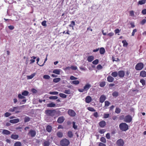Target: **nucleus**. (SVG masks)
Segmentation results:
<instances>
[{
	"label": "nucleus",
	"instance_id": "obj_30",
	"mask_svg": "<svg viewBox=\"0 0 146 146\" xmlns=\"http://www.w3.org/2000/svg\"><path fill=\"white\" fill-rule=\"evenodd\" d=\"M61 80V79L60 78H55L53 79V82L55 83L59 82Z\"/></svg>",
	"mask_w": 146,
	"mask_h": 146
},
{
	"label": "nucleus",
	"instance_id": "obj_62",
	"mask_svg": "<svg viewBox=\"0 0 146 146\" xmlns=\"http://www.w3.org/2000/svg\"><path fill=\"white\" fill-rule=\"evenodd\" d=\"M97 68L98 70H100L102 68V67L101 64H99L97 66Z\"/></svg>",
	"mask_w": 146,
	"mask_h": 146
},
{
	"label": "nucleus",
	"instance_id": "obj_45",
	"mask_svg": "<svg viewBox=\"0 0 146 146\" xmlns=\"http://www.w3.org/2000/svg\"><path fill=\"white\" fill-rule=\"evenodd\" d=\"M79 83L80 82L78 80H74L72 81L71 83L75 85H77L79 84Z\"/></svg>",
	"mask_w": 146,
	"mask_h": 146
},
{
	"label": "nucleus",
	"instance_id": "obj_35",
	"mask_svg": "<svg viewBox=\"0 0 146 146\" xmlns=\"http://www.w3.org/2000/svg\"><path fill=\"white\" fill-rule=\"evenodd\" d=\"M146 1V0H141L139 1L138 3L140 5H142L144 4Z\"/></svg>",
	"mask_w": 146,
	"mask_h": 146
},
{
	"label": "nucleus",
	"instance_id": "obj_4",
	"mask_svg": "<svg viewBox=\"0 0 146 146\" xmlns=\"http://www.w3.org/2000/svg\"><path fill=\"white\" fill-rule=\"evenodd\" d=\"M91 87V85L88 83L84 86L83 89H78V91L80 92H83L85 91H87Z\"/></svg>",
	"mask_w": 146,
	"mask_h": 146
},
{
	"label": "nucleus",
	"instance_id": "obj_64",
	"mask_svg": "<svg viewBox=\"0 0 146 146\" xmlns=\"http://www.w3.org/2000/svg\"><path fill=\"white\" fill-rule=\"evenodd\" d=\"M98 146H106V145L103 143L100 142Z\"/></svg>",
	"mask_w": 146,
	"mask_h": 146
},
{
	"label": "nucleus",
	"instance_id": "obj_58",
	"mask_svg": "<svg viewBox=\"0 0 146 146\" xmlns=\"http://www.w3.org/2000/svg\"><path fill=\"white\" fill-rule=\"evenodd\" d=\"M130 15L132 17L134 16V11L133 10L130 11L129 12Z\"/></svg>",
	"mask_w": 146,
	"mask_h": 146
},
{
	"label": "nucleus",
	"instance_id": "obj_38",
	"mask_svg": "<svg viewBox=\"0 0 146 146\" xmlns=\"http://www.w3.org/2000/svg\"><path fill=\"white\" fill-rule=\"evenodd\" d=\"M21 143L19 141L16 142L14 144V146H21Z\"/></svg>",
	"mask_w": 146,
	"mask_h": 146
},
{
	"label": "nucleus",
	"instance_id": "obj_23",
	"mask_svg": "<svg viewBox=\"0 0 146 146\" xmlns=\"http://www.w3.org/2000/svg\"><path fill=\"white\" fill-rule=\"evenodd\" d=\"M56 106V104L52 103L48 104H47L48 107L52 108Z\"/></svg>",
	"mask_w": 146,
	"mask_h": 146
},
{
	"label": "nucleus",
	"instance_id": "obj_36",
	"mask_svg": "<svg viewBox=\"0 0 146 146\" xmlns=\"http://www.w3.org/2000/svg\"><path fill=\"white\" fill-rule=\"evenodd\" d=\"M59 95L60 97L63 98H66L67 97V95L63 93H59Z\"/></svg>",
	"mask_w": 146,
	"mask_h": 146
},
{
	"label": "nucleus",
	"instance_id": "obj_63",
	"mask_svg": "<svg viewBox=\"0 0 146 146\" xmlns=\"http://www.w3.org/2000/svg\"><path fill=\"white\" fill-rule=\"evenodd\" d=\"M141 13L143 15L146 14V9H144L143 10L141 11Z\"/></svg>",
	"mask_w": 146,
	"mask_h": 146
},
{
	"label": "nucleus",
	"instance_id": "obj_44",
	"mask_svg": "<svg viewBox=\"0 0 146 146\" xmlns=\"http://www.w3.org/2000/svg\"><path fill=\"white\" fill-rule=\"evenodd\" d=\"M121 112V110L120 108H116L115 109V113L118 114L119 113Z\"/></svg>",
	"mask_w": 146,
	"mask_h": 146
},
{
	"label": "nucleus",
	"instance_id": "obj_39",
	"mask_svg": "<svg viewBox=\"0 0 146 146\" xmlns=\"http://www.w3.org/2000/svg\"><path fill=\"white\" fill-rule=\"evenodd\" d=\"M30 120V118L28 116L24 118V122L25 123L29 121Z\"/></svg>",
	"mask_w": 146,
	"mask_h": 146
},
{
	"label": "nucleus",
	"instance_id": "obj_40",
	"mask_svg": "<svg viewBox=\"0 0 146 146\" xmlns=\"http://www.w3.org/2000/svg\"><path fill=\"white\" fill-rule=\"evenodd\" d=\"M118 93L116 91L114 92L112 94V95L113 97H116L118 96Z\"/></svg>",
	"mask_w": 146,
	"mask_h": 146
},
{
	"label": "nucleus",
	"instance_id": "obj_46",
	"mask_svg": "<svg viewBox=\"0 0 146 146\" xmlns=\"http://www.w3.org/2000/svg\"><path fill=\"white\" fill-rule=\"evenodd\" d=\"M140 82L142 84L143 86H144L145 85V81L143 79H142L140 80Z\"/></svg>",
	"mask_w": 146,
	"mask_h": 146
},
{
	"label": "nucleus",
	"instance_id": "obj_41",
	"mask_svg": "<svg viewBox=\"0 0 146 146\" xmlns=\"http://www.w3.org/2000/svg\"><path fill=\"white\" fill-rule=\"evenodd\" d=\"M63 92L64 93L67 94H70L71 93L70 90L69 89L65 90Z\"/></svg>",
	"mask_w": 146,
	"mask_h": 146
},
{
	"label": "nucleus",
	"instance_id": "obj_11",
	"mask_svg": "<svg viewBox=\"0 0 146 146\" xmlns=\"http://www.w3.org/2000/svg\"><path fill=\"white\" fill-rule=\"evenodd\" d=\"M106 97L104 95H102L100 98L99 101L101 103H103L106 100Z\"/></svg>",
	"mask_w": 146,
	"mask_h": 146
},
{
	"label": "nucleus",
	"instance_id": "obj_50",
	"mask_svg": "<svg viewBox=\"0 0 146 146\" xmlns=\"http://www.w3.org/2000/svg\"><path fill=\"white\" fill-rule=\"evenodd\" d=\"M58 98V97L56 96H50L49 97V98L50 100H56Z\"/></svg>",
	"mask_w": 146,
	"mask_h": 146
},
{
	"label": "nucleus",
	"instance_id": "obj_22",
	"mask_svg": "<svg viewBox=\"0 0 146 146\" xmlns=\"http://www.w3.org/2000/svg\"><path fill=\"white\" fill-rule=\"evenodd\" d=\"M60 70L59 69H54L53 71L52 72L57 74H59L60 73Z\"/></svg>",
	"mask_w": 146,
	"mask_h": 146
},
{
	"label": "nucleus",
	"instance_id": "obj_56",
	"mask_svg": "<svg viewBox=\"0 0 146 146\" xmlns=\"http://www.w3.org/2000/svg\"><path fill=\"white\" fill-rule=\"evenodd\" d=\"M106 131L105 129H100L99 131V132L100 134H103Z\"/></svg>",
	"mask_w": 146,
	"mask_h": 146
},
{
	"label": "nucleus",
	"instance_id": "obj_61",
	"mask_svg": "<svg viewBox=\"0 0 146 146\" xmlns=\"http://www.w3.org/2000/svg\"><path fill=\"white\" fill-rule=\"evenodd\" d=\"M106 137L108 139H110V134L109 133H108L106 135Z\"/></svg>",
	"mask_w": 146,
	"mask_h": 146
},
{
	"label": "nucleus",
	"instance_id": "obj_52",
	"mask_svg": "<svg viewBox=\"0 0 146 146\" xmlns=\"http://www.w3.org/2000/svg\"><path fill=\"white\" fill-rule=\"evenodd\" d=\"M49 94H50L56 95L58 94V92H50Z\"/></svg>",
	"mask_w": 146,
	"mask_h": 146
},
{
	"label": "nucleus",
	"instance_id": "obj_32",
	"mask_svg": "<svg viewBox=\"0 0 146 146\" xmlns=\"http://www.w3.org/2000/svg\"><path fill=\"white\" fill-rule=\"evenodd\" d=\"M75 25V23L74 21H72L71 22V24L69 25V27H72V29H74V27Z\"/></svg>",
	"mask_w": 146,
	"mask_h": 146
},
{
	"label": "nucleus",
	"instance_id": "obj_21",
	"mask_svg": "<svg viewBox=\"0 0 146 146\" xmlns=\"http://www.w3.org/2000/svg\"><path fill=\"white\" fill-rule=\"evenodd\" d=\"M36 74V73H34L32 74L31 75L29 76H27V79H31L33 78L34 76Z\"/></svg>",
	"mask_w": 146,
	"mask_h": 146
},
{
	"label": "nucleus",
	"instance_id": "obj_8",
	"mask_svg": "<svg viewBox=\"0 0 146 146\" xmlns=\"http://www.w3.org/2000/svg\"><path fill=\"white\" fill-rule=\"evenodd\" d=\"M68 114L71 117H74L76 115V113L74 110L69 109L68 111Z\"/></svg>",
	"mask_w": 146,
	"mask_h": 146
},
{
	"label": "nucleus",
	"instance_id": "obj_5",
	"mask_svg": "<svg viewBox=\"0 0 146 146\" xmlns=\"http://www.w3.org/2000/svg\"><path fill=\"white\" fill-rule=\"evenodd\" d=\"M143 66L144 64L142 63H139L136 65L135 69L137 70H140L143 69Z\"/></svg>",
	"mask_w": 146,
	"mask_h": 146
},
{
	"label": "nucleus",
	"instance_id": "obj_14",
	"mask_svg": "<svg viewBox=\"0 0 146 146\" xmlns=\"http://www.w3.org/2000/svg\"><path fill=\"white\" fill-rule=\"evenodd\" d=\"M106 123L103 120L99 123V125L101 127H104L106 125Z\"/></svg>",
	"mask_w": 146,
	"mask_h": 146
},
{
	"label": "nucleus",
	"instance_id": "obj_60",
	"mask_svg": "<svg viewBox=\"0 0 146 146\" xmlns=\"http://www.w3.org/2000/svg\"><path fill=\"white\" fill-rule=\"evenodd\" d=\"M109 116V114L105 113L104 115V118L106 119L108 118Z\"/></svg>",
	"mask_w": 146,
	"mask_h": 146
},
{
	"label": "nucleus",
	"instance_id": "obj_53",
	"mask_svg": "<svg viewBox=\"0 0 146 146\" xmlns=\"http://www.w3.org/2000/svg\"><path fill=\"white\" fill-rule=\"evenodd\" d=\"M70 68L73 70H76L77 69V66H71L70 67Z\"/></svg>",
	"mask_w": 146,
	"mask_h": 146
},
{
	"label": "nucleus",
	"instance_id": "obj_19",
	"mask_svg": "<svg viewBox=\"0 0 146 146\" xmlns=\"http://www.w3.org/2000/svg\"><path fill=\"white\" fill-rule=\"evenodd\" d=\"M140 76L142 77H145L146 76V72L145 71H141L140 74Z\"/></svg>",
	"mask_w": 146,
	"mask_h": 146
},
{
	"label": "nucleus",
	"instance_id": "obj_55",
	"mask_svg": "<svg viewBox=\"0 0 146 146\" xmlns=\"http://www.w3.org/2000/svg\"><path fill=\"white\" fill-rule=\"evenodd\" d=\"M73 127L75 129H77V126L75 125V123L74 122H72Z\"/></svg>",
	"mask_w": 146,
	"mask_h": 146
},
{
	"label": "nucleus",
	"instance_id": "obj_15",
	"mask_svg": "<svg viewBox=\"0 0 146 146\" xmlns=\"http://www.w3.org/2000/svg\"><path fill=\"white\" fill-rule=\"evenodd\" d=\"M9 122L12 123H16L19 122V120L18 119H14L10 120L9 121Z\"/></svg>",
	"mask_w": 146,
	"mask_h": 146
},
{
	"label": "nucleus",
	"instance_id": "obj_17",
	"mask_svg": "<svg viewBox=\"0 0 146 146\" xmlns=\"http://www.w3.org/2000/svg\"><path fill=\"white\" fill-rule=\"evenodd\" d=\"M19 137V135L17 134H13L11 135V139H17Z\"/></svg>",
	"mask_w": 146,
	"mask_h": 146
},
{
	"label": "nucleus",
	"instance_id": "obj_49",
	"mask_svg": "<svg viewBox=\"0 0 146 146\" xmlns=\"http://www.w3.org/2000/svg\"><path fill=\"white\" fill-rule=\"evenodd\" d=\"M43 78L45 79H49L50 78V77L48 75H45L43 76Z\"/></svg>",
	"mask_w": 146,
	"mask_h": 146
},
{
	"label": "nucleus",
	"instance_id": "obj_37",
	"mask_svg": "<svg viewBox=\"0 0 146 146\" xmlns=\"http://www.w3.org/2000/svg\"><path fill=\"white\" fill-rule=\"evenodd\" d=\"M122 42L123 44V46L124 47H127V46L128 44L125 40H123Z\"/></svg>",
	"mask_w": 146,
	"mask_h": 146
},
{
	"label": "nucleus",
	"instance_id": "obj_2",
	"mask_svg": "<svg viewBox=\"0 0 146 146\" xmlns=\"http://www.w3.org/2000/svg\"><path fill=\"white\" fill-rule=\"evenodd\" d=\"M119 128L121 130L126 131L129 129V126L125 123H122L119 125Z\"/></svg>",
	"mask_w": 146,
	"mask_h": 146
},
{
	"label": "nucleus",
	"instance_id": "obj_25",
	"mask_svg": "<svg viewBox=\"0 0 146 146\" xmlns=\"http://www.w3.org/2000/svg\"><path fill=\"white\" fill-rule=\"evenodd\" d=\"M68 136L70 138H72L73 136V134L72 132L71 131H69L67 133Z\"/></svg>",
	"mask_w": 146,
	"mask_h": 146
},
{
	"label": "nucleus",
	"instance_id": "obj_13",
	"mask_svg": "<svg viewBox=\"0 0 146 146\" xmlns=\"http://www.w3.org/2000/svg\"><path fill=\"white\" fill-rule=\"evenodd\" d=\"M92 99L91 96H87L85 98V102L87 103H90L92 101Z\"/></svg>",
	"mask_w": 146,
	"mask_h": 146
},
{
	"label": "nucleus",
	"instance_id": "obj_10",
	"mask_svg": "<svg viewBox=\"0 0 146 146\" xmlns=\"http://www.w3.org/2000/svg\"><path fill=\"white\" fill-rule=\"evenodd\" d=\"M118 74L120 78H122L124 76L125 73L124 71L121 70L118 71Z\"/></svg>",
	"mask_w": 146,
	"mask_h": 146
},
{
	"label": "nucleus",
	"instance_id": "obj_29",
	"mask_svg": "<svg viewBox=\"0 0 146 146\" xmlns=\"http://www.w3.org/2000/svg\"><path fill=\"white\" fill-rule=\"evenodd\" d=\"M118 75V72L116 71H114L112 72L111 74V75L114 77H116Z\"/></svg>",
	"mask_w": 146,
	"mask_h": 146
},
{
	"label": "nucleus",
	"instance_id": "obj_1",
	"mask_svg": "<svg viewBox=\"0 0 146 146\" xmlns=\"http://www.w3.org/2000/svg\"><path fill=\"white\" fill-rule=\"evenodd\" d=\"M48 116L53 117L56 113V111L55 110H47L44 112Z\"/></svg>",
	"mask_w": 146,
	"mask_h": 146
},
{
	"label": "nucleus",
	"instance_id": "obj_33",
	"mask_svg": "<svg viewBox=\"0 0 146 146\" xmlns=\"http://www.w3.org/2000/svg\"><path fill=\"white\" fill-rule=\"evenodd\" d=\"M50 145V143L48 141H45L44 142V146H49Z\"/></svg>",
	"mask_w": 146,
	"mask_h": 146
},
{
	"label": "nucleus",
	"instance_id": "obj_59",
	"mask_svg": "<svg viewBox=\"0 0 146 146\" xmlns=\"http://www.w3.org/2000/svg\"><path fill=\"white\" fill-rule=\"evenodd\" d=\"M18 97L19 98L23 99L25 98V97H24L23 95H22L21 94H19L18 95Z\"/></svg>",
	"mask_w": 146,
	"mask_h": 146
},
{
	"label": "nucleus",
	"instance_id": "obj_6",
	"mask_svg": "<svg viewBox=\"0 0 146 146\" xmlns=\"http://www.w3.org/2000/svg\"><path fill=\"white\" fill-rule=\"evenodd\" d=\"M132 117L129 115L126 116L124 119V121L127 123H130L132 121Z\"/></svg>",
	"mask_w": 146,
	"mask_h": 146
},
{
	"label": "nucleus",
	"instance_id": "obj_16",
	"mask_svg": "<svg viewBox=\"0 0 146 146\" xmlns=\"http://www.w3.org/2000/svg\"><path fill=\"white\" fill-rule=\"evenodd\" d=\"M107 81L110 82H113L114 80L113 78L111 76H108L107 78Z\"/></svg>",
	"mask_w": 146,
	"mask_h": 146
},
{
	"label": "nucleus",
	"instance_id": "obj_43",
	"mask_svg": "<svg viewBox=\"0 0 146 146\" xmlns=\"http://www.w3.org/2000/svg\"><path fill=\"white\" fill-rule=\"evenodd\" d=\"M31 58H33V59H31L30 60V64H32L35 62V59H36V57L35 56H33Z\"/></svg>",
	"mask_w": 146,
	"mask_h": 146
},
{
	"label": "nucleus",
	"instance_id": "obj_20",
	"mask_svg": "<svg viewBox=\"0 0 146 146\" xmlns=\"http://www.w3.org/2000/svg\"><path fill=\"white\" fill-rule=\"evenodd\" d=\"M11 132L9 131H8V130H6V129H4L3 130V132H2V133L3 134L5 135H9L10 134Z\"/></svg>",
	"mask_w": 146,
	"mask_h": 146
},
{
	"label": "nucleus",
	"instance_id": "obj_28",
	"mask_svg": "<svg viewBox=\"0 0 146 146\" xmlns=\"http://www.w3.org/2000/svg\"><path fill=\"white\" fill-rule=\"evenodd\" d=\"M57 136L59 138H61L63 137V133L61 131H58L56 134Z\"/></svg>",
	"mask_w": 146,
	"mask_h": 146
},
{
	"label": "nucleus",
	"instance_id": "obj_3",
	"mask_svg": "<svg viewBox=\"0 0 146 146\" xmlns=\"http://www.w3.org/2000/svg\"><path fill=\"white\" fill-rule=\"evenodd\" d=\"M60 143L61 146H68L70 143V142L68 139L64 138L60 141Z\"/></svg>",
	"mask_w": 146,
	"mask_h": 146
},
{
	"label": "nucleus",
	"instance_id": "obj_12",
	"mask_svg": "<svg viewBox=\"0 0 146 146\" xmlns=\"http://www.w3.org/2000/svg\"><path fill=\"white\" fill-rule=\"evenodd\" d=\"M65 119L63 116L60 117L58 118L57 120V122L60 123H62L64 120Z\"/></svg>",
	"mask_w": 146,
	"mask_h": 146
},
{
	"label": "nucleus",
	"instance_id": "obj_9",
	"mask_svg": "<svg viewBox=\"0 0 146 146\" xmlns=\"http://www.w3.org/2000/svg\"><path fill=\"white\" fill-rule=\"evenodd\" d=\"M28 134L29 135H30L31 137H33L35 136L36 132L35 131L31 129L30 130Z\"/></svg>",
	"mask_w": 146,
	"mask_h": 146
},
{
	"label": "nucleus",
	"instance_id": "obj_47",
	"mask_svg": "<svg viewBox=\"0 0 146 146\" xmlns=\"http://www.w3.org/2000/svg\"><path fill=\"white\" fill-rule=\"evenodd\" d=\"M110 104V102L108 101H106L105 102V106L106 107H108Z\"/></svg>",
	"mask_w": 146,
	"mask_h": 146
},
{
	"label": "nucleus",
	"instance_id": "obj_51",
	"mask_svg": "<svg viewBox=\"0 0 146 146\" xmlns=\"http://www.w3.org/2000/svg\"><path fill=\"white\" fill-rule=\"evenodd\" d=\"M99 62V60L98 59H96L94 60L93 61L92 63L94 64L97 65Z\"/></svg>",
	"mask_w": 146,
	"mask_h": 146
},
{
	"label": "nucleus",
	"instance_id": "obj_24",
	"mask_svg": "<svg viewBox=\"0 0 146 146\" xmlns=\"http://www.w3.org/2000/svg\"><path fill=\"white\" fill-rule=\"evenodd\" d=\"M14 109L16 113H17L20 112V111L17 110H20L21 109L20 107L19 106L14 107Z\"/></svg>",
	"mask_w": 146,
	"mask_h": 146
},
{
	"label": "nucleus",
	"instance_id": "obj_27",
	"mask_svg": "<svg viewBox=\"0 0 146 146\" xmlns=\"http://www.w3.org/2000/svg\"><path fill=\"white\" fill-rule=\"evenodd\" d=\"M52 127L51 126L48 125L46 127V130L48 132H50L52 130Z\"/></svg>",
	"mask_w": 146,
	"mask_h": 146
},
{
	"label": "nucleus",
	"instance_id": "obj_42",
	"mask_svg": "<svg viewBox=\"0 0 146 146\" xmlns=\"http://www.w3.org/2000/svg\"><path fill=\"white\" fill-rule=\"evenodd\" d=\"M100 141L103 143H106V142L105 138L104 137H102L100 138Z\"/></svg>",
	"mask_w": 146,
	"mask_h": 146
},
{
	"label": "nucleus",
	"instance_id": "obj_48",
	"mask_svg": "<svg viewBox=\"0 0 146 146\" xmlns=\"http://www.w3.org/2000/svg\"><path fill=\"white\" fill-rule=\"evenodd\" d=\"M88 110L91 111H95L96 110L93 108L91 107H89L88 108Z\"/></svg>",
	"mask_w": 146,
	"mask_h": 146
},
{
	"label": "nucleus",
	"instance_id": "obj_26",
	"mask_svg": "<svg viewBox=\"0 0 146 146\" xmlns=\"http://www.w3.org/2000/svg\"><path fill=\"white\" fill-rule=\"evenodd\" d=\"M105 52L104 48L103 47H101L100 49V52L101 54H104Z\"/></svg>",
	"mask_w": 146,
	"mask_h": 146
},
{
	"label": "nucleus",
	"instance_id": "obj_31",
	"mask_svg": "<svg viewBox=\"0 0 146 146\" xmlns=\"http://www.w3.org/2000/svg\"><path fill=\"white\" fill-rule=\"evenodd\" d=\"M29 94V92L28 91L26 90H25L23 92H22L21 94L22 95L25 96H28Z\"/></svg>",
	"mask_w": 146,
	"mask_h": 146
},
{
	"label": "nucleus",
	"instance_id": "obj_54",
	"mask_svg": "<svg viewBox=\"0 0 146 146\" xmlns=\"http://www.w3.org/2000/svg\"><path fill=\"white\" fill-rule=\"evenodd\" d=\"M46 23V21H44L42 22L41 24L43 26L46 27L47 26Z\"/></svg>",
	"mask_w": 146,
	"mask_h": 146
},
{
	"label": "nucleus",
	"instance_id": "obj_34",
	"mask_svg": "<svg viewBox=\"0 0 146 146\" xmlns=\"http://www.w3.org/2000/svg\"><path fill=\"white\" fill-rule=\"evenodd\" d=\"M106 85V82L104 81L101 82L100 83L99 86L102 87H104Z\"/></svg>",
	"mask_w": 146,
	"mask_h": 146
},
{
	"label": "nucleus",
	"instance_id": "obj_18",
	"mask_svg": "<svg viewBox=\"0 0 146 146\" xmlns=\"http://www.w3.org/2000/svg\"><path fill=\"white\" fill-rule=\"evenodd\" d=\"M94 59V56H90L87 57V60L88 62H92Z\"/></svg>",
	"mask_w": 146,
	"mask_h": 146
},
{
	"label": "nucleus",
	"instance_id": "obj_7",
	"mask_svg": "<svg viewBox=\"0 0 146 146\" xmlns=\"http://www.w3.org/2000/svg\"><path fill=\"white\" fill-rule=\"evenodd\" d=\"M116 144L117 146H123L124 144V142L123 139H120L117 141Z\"/></svg>",
	"mask_w": 146,
	"mask_h": 146
},
{
	"label": "nucleus",
	"instance_id": "obj_57",
	"mask_svg": "<svg viewBox=\"0 0 146 146\" xmlns=\"http://www.w3.org/2000/svg\"><path fill=\"white\" fill-rule=\"evenodd\" d=\"M11 115V113L7 112L5 113L4 114L5 116L6 117H7L10 116Z\"/></svg>",
	"mask_w": 146,
	"mask_h": 146
}]
</instances>
